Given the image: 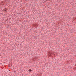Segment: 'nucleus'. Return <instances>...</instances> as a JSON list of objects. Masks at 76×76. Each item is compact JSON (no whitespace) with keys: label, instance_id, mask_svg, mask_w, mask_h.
Instances as JSON below:
<instances>
[{"label":"nucleus","instance_id":"f257e3e1","mask_svg":"<svg viewBox=\"0 0 76 76\" xmlns=\"http://www.w3.org/2000/svg\"><path fill=\"white\" fill-rule=\"evenodd\" d=\"M29 72H31V69H29Z\"/></svg>","mask_w":76,"mask_h":76}]
</instances>
